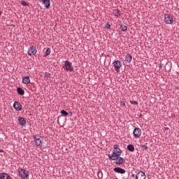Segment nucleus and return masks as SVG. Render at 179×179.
I'll use <instances>...</instances> for the list:
<instances>
[{"instance_id": "f257e3e1", "label": "nucleus", "mask_w": 179, "mask_h": 179, "mask_svg": "<svg viewBox=\"0 0 179 179\" xmlns=\"http://www.w3.org/2000/svg\"><path fill=\"white\" fill-rule=\"evenodd\" d=\"M34 141L37 148H43V136L40 135L34 136Z\"/></svg>"}, {"instance_id": "f03ea898", "label": "nucleus", "mask_w": 179, "mask_h": 179, "mask_svg": "<svg viewBox=\"0 0 179 179\" xmlns=\"http://www.w3.org/2000/svg\"><path fill=\"white\" fill-rule=\"evenodd\" d=\"M118 148H119L118 145H114L112 155H108V157L110 160H115L117 159V157L121 156L120 154H118V152L115 151V150L118 149Z\"/></svg>"}, {"instance_id": "7ed1b4c3", "label": "nucleus", "mask_w": 179, "mask_h": 179, "mask_svg": "<svg viewBox=\"0 0 179 179\" xmlns=\"http://www.w3.org/2000/svg\"><path fill=\"white\" fill-rule=\"evenodd\" d=\"M19 176L22 179H29V171L26 169L19 168L18 169Z\"/></svg>"}, {"instance_id": "20e7f679", "label": "nucleus", "mask_w": 179, "mask_h": 179, "mask_svg": "<svg viewBox=\"0 0 179 179\" xmlns=\"http://www.w3.org/2000/svg\"><path fill=\"white\" fill-rule=\"evenodd\" d=\"M63 68H64L66 71H68L69 72H73V66H72V63L68 60L64 62Z\"/></svg>"}, {"instance_id": "39448f33", "label": "nucleus", "mask_w": 179, "mask_h": 179, "mask_svg": "<svg viewBox=\"0 0 179 179\" xmlns=\"http://www.w3.org/2000/svg\"><path fill=\"white\" fill-rule=\"evenodd\" d=\"M164 22L166 24H173L174 20H173V17L170 14L164 15Z\"/></svg>"}, {"instance_id": "423d86ee", "label": "nucleus", "mask_w": 179, "mask_h": 179, "mask_svg": "<svg viewBox=\"0 0 179 179\" xmlns=\"http://www.w3.org/2000/svg\"><path fill=\"white\" fill-rule=\"evenodd\" d=\"M141 135H142V130L140 128L136 127L133 131V136L136 139L138 138H141Z\"/></svg>"}, {"instance_id": "0eeeda50", "label": "nucleus", "mask_w": 179, "mask_h": 179, "mask_svg": "<svg viewBox=\"0 0 179 179\" xmlns=\"http://www.w3.org/2000/svg\"><path fill=\"white\" fill-rule=\"evenodd\" d=\"M36 52H37V48H36V46L32 45L29 48L27 54L28 55H29V57H31V55H36Z\"/></svg>"}, {"instance_id": "6e6552de", "label": "nucleus", "mask_w": 179, "mask_h": 179, "mask_svg": "<svg viewBox=\"0 0 179 179\" xmlns=\"http://www.w3.org/2000/svg\"><path fill=\"white\" fill-rule=\"evenodd\" d=\"M135 179H146V174L145 172L140 171L136 174Z\"/></svg>"}, {"instance_id": "1a4fd4ad", "label": "nucleus", "mask_w": 179, "mask_h": 179, "mask_svg": "<svg viewBox=\"0 0 179 179\" xmlns=\"http://www.w3.org/2000/svg\"><path fill=\"white\" fill-rule=\"evenodd\" d=\"M113 66H114V68H115V71H117V72H120V68H121V66H122L121 61L115 60L113 62Z\"/></svg>"}, {"instance_id": "9d476101", "label": "nucleus", "mask_w": 179, "mask_h": 179, "mask_svg": "<svg viewBox=\"0 0 179 179\" xmlns=\"http://www.w3.org/2000/svg\"><path fill=\"white\" fill-rule=\"evenodd\" d=\"M13 108L15 109V111H22V103L15 101L13 103Z\"/></svg>"}, {"instance_id": "9b49d317", "label": "nucleus", "mask_w": 179, "mask_h": 179, "mask_svg": "<svg viewBox=\"0 0 179 179\" xmlns=\"http://www.w3.org/2000/svg\"><path fill=\"white\" fill-rule=\"evenodd\" d=\"M38 2H42L43 5H45V8L46 9H50L51 6V1L50 0H38Z\"/></svg>"}, {"instance_id": "f8f14e48", "label": "nucleus", "mask_w": 179, "mask_h": 179, "mask_svg": "<svg viewBox=\"0 0 179 179\" xmlns=\"http://www.w3.org/2000/svg\"><path fill=\"white\" fill-rule=\"evenodd\" d=\"M113 171H115V173H117L118 174H125V173H127V171L121 167H115L113 169Z\"/></svg>"}, {"instance_id": "ddd939ff", "label": "nucleus", "mask_w": 179, "mask_h": 179, "mask_svg": "<svg viewBox=\"0 0 179 179\" xmlns=\"http://www.w3.org/2000/svg\"><path fill=\"white\" fill-rule=\"evenodd\" d=\"M125 162V160L124 159V158L121 156H119L117 157H116V159H115V163L116 164H119V165H121L124 162Z\"/></svg>"}, {"instance_id": "4468645a", "label": "nucleus", "mask_w": 179, "mask_h": 179, "mask_svg": "<svg viewBox=\"0 0 179 179\" xmlns=\"http://www.w3.org/2000/svg\"><path fill=\"white\" fill-rule=\"evenodd\" d=\"M0 179H12V178L6 173H0Z\"/></svg>"}, {"instance_id": "2eb2a0df", "label": "nucleus", "mask_w": 179, "mask_h": 179, "mask_svg": "<svg viewBox=\"0 0 179 179\" xmlns=\"http://www.w3.org/2000/svg\"><path fill=\"white\" fill-rule=\"evenodd\" d=\"M22 83H24V85H29V83H30V77H29V76L23 77Z\"/></svg>"}, {"instance_id": "dca6fc26", "label": "nucleus", "mask_w": 179, "mask_h": 179, "mask_svg": "<svg viewBox=\"0 0 179 179\" xmlns=\"http://www.w3.org/2000/svg\"><path fill=\"white\" fill-rule=\"evenodd\" d=\"M18 122L22 127L26 125V120L24 117H20L18 118Z\"/></svg>"}, {"instance_id": "f3484780", "label": "nucleus", "mask_w": 179, "mask_h": 179, "mask_svg": "<svg viewBox=\"0 0 179 179\" xmlns=\"http://www.w3.org/2000/svg\"><path fill=\"white\" fill-rule=\"evenodd\" d=\"M17 93L20 95V96H23L24 94V90L22 89L20 87H18L17 88Z\"/></svg>"}, {"instance_id": "a211bd4d", "label": "nucleus", "mask_w": 179, "mask_h": 179, "mask_svg": "<svg viewBox=\"0 0 179 179\" xmlns=\"http://www.w3.org/2000/svg\"><path fill=\"white\" fill-rule=\"evenodd\" d=\"M113 15L116 17H118L121 16V11L120 10V9H115L113 10Z\"/></svg>"}, {"instance_id": "6ab92c4d", "label": "nucleus", "mask_w": 179, "mask_h": 179, "mask_svg": "<svg viewBox=\"0 0 179 179\" xmlns=\"http://www.w3.org/2000/svg\"><path fill=\"white\" fill-rule=\"evenodd\" d=\"M131 61H132V55H131L129 53H128L126 55L125 62H128L129 64V62H131Z\"/></svg>"}, {"instance_id": "aec40b11", "label": "nucleus", "mask_w": 179, "mask_h": 179, "mask_svg": "<svg viewBox=\"0 0 179 179\" xmlns=\"http://www.w3.org/2000/svg\"><path fill=\"white\" fill-rule=\"evenodd\" d=\"M127 150H129V152H134L135 150V146L132 144H129L127 145Z\"/></svg>"}, {"instance_id": "412c9836", "label": "nucleus", "mask_w": 179, "mask_h": 179, "mask_svg": "<svg viewBox=\"0 0 179 179\" xmlns=\"http://www.w3.org/2000/svg\"><path fill=\"white\" fill-rule=\"evenodd\" d=\"M60 113L62 114V115H63V117H68V115H69V113H68V112H66V110H62L60 111Z\"/></svg>"}, {"instance_id": "4be33fe9", "label": "nucleus", "mask_w": 179, "mask_h": 179, "mask_svg": "<svg viewBox=\"0 0 179 179\" xmlns=\"http://www.w3.org/2000/svg\"><path fill=\"white\" fill-rule=\"evenodd\" d=\"M120 29L122 31H127V30H128V27L126 25L120 24Z\"/></svg>"}, {"instance_id": "5701e85b", "label": "nucleus", "mask_w": 179, "mask_h": 179, "mask_svg": "<svg viewBox=\"0 0 179 179\" xmlns=\"http://www.w3.org/2000/svg\"><path fill=\"white\" fill-rule=\"evenodd\" d=\"M51 54V48H48L45 52V57H48Z\"/></svg>"}, {"instance_id": "b1692460", "label": "nucleus", "mask_w": 179, "mask_h": 179, "mask_svg": "<svg viewBox=\"0 0 179 179\" xmlns=\"http://www.w3.org/2000/svg\"><path fill=\"white\" fill-rule=\"evenodd\" d=\"M97 177L99 179L103 178V172H101V170H99L97 173Z\"/></svg>"}, {"instance_id": "393cba45", "label": "nucleus", "mask_w": 179, "mask_h": 179, "mask_svg": "<svg viewBox=\"0 0 179 179\" xmlns=\"http://www.w3.org/2000/svg\"><path fill=\"white\" fill-rule=\"evenodd\" d=\"M21 5H22V6H29V3L26 2L24 0H22Z\"/></svg>"}, {"instance_id": "a878e982", "label": "nucleus", "mask_w": 179, "mask_h": 179, "mask_svg": "<svg viewBox=\"0 0 179 179\" xmlns=\"http://www.w3.org/2000/svg\"><path fill=\"white\" fill-rule=\"evenodd\" d=\"M141 148L142 149H143V150H148V143H145V145H142L141 146Z\"/></svg>"}, {"instance_id": "bb28decb", "label": "nucleus", "mask_w": 179, "mask_h": 179, "mask_svg": "<svg viewBox=\"0 0 179 179\" xmlns=\"http://www.w3.org/2000/svg\"><path fill=\"white\" fill-rule=\"evenodd\" d=\"M115 151L117 152V154L120 155V156H121V153H122L121 148L117 147V149H116Z\"/></svg>"}, {"instance_id": "cd10ccee", "label": "nucleus", "mask_w": 179, "mask_h": 179, "mask_svg": "<svg viewBox=\"0 0 179 179\" xmlns=\"http://www.w3.org/2000/svg\"><path fill=\"white\" fill-rule=\"evenodd\" d=\"M51 77V73L48 72L45 73V78H50Z\"/></svg>"}, {"instance_id": "c85d7f7f", "label": "nucleus", "mask_w": 179, "mask_h": 179, "mask_svg": "<svg viewBox=\"0 0 179 179\" xmlns=\"http://www.w3.org/2000/svg\"><path fill=\"white\" fill-rule=\"evenodd\" d=\"M130 103H131V104H134L135 106H138V101H132V100H131V101H130Z\"/></svg>"}, {"instance_id": "c756f323", "label": "nucleus", "mask_w": 179, "mask_h": 179, "mask_svg": "<svg viewBox=\"0 0 179 179\" xmlns=\"http://www.w3.org/2000/svg\"><path fill=\"white\" fill-rule=\"evenodd\" d=\"M120 106L121 107H125V101H120Z\"/></svg>"}, {"instance_id": "7c9ffc66", "label": "nucleus", "mask_w": 179, "mask_h": 179, "mask_svg": "<svg viewBox=\"0 0 179 179\" xmlns=\"http://www.w3.org/2000/svg\"><path fill=\"white\" fill-rule=\"evenodd\" d=\"M105 27H106V29H110L111 25H110V23H107V24H106Z\"/></svg>"}, {"instance_id": "2f4dec72", "label": "nucleus", "mask_w": 179, "mask_h": 179, "mask_svg": "<svg viewBox=\"0 0 179 179\" xmlns=\"http://www.w3.org/2000/svg\"><path fill=\"white\" fill-rule=\"evenodd\" d=\"M131 177L133 178H135L136 176H135V174H131Z\"/></svg>"}, {"instance_id": "473e14b6", "label": "nucleus", "mask_w": 179, "mask_h": 179, "mask_svg": "<svg viewBox=\"0 0 179 179\" xmlns=\"http://www.w3.org/2000/svg\"><path fill=\"white\" fill-rule=\"evenodd\" d=\"M159 68H163V64L160 63Z\"/></svg>"}, {"instance_id": "72a5a7b5", "label": "nucleus", "mask_w": 179, "mask_h": 179, "mask_svg": "<svg viewBox=\"0 0 179 179\" xmlns=\"http://www.w3.org/2000/svg\"><path fill=\"white\" fill-rule=\"evenodd\" d=\"M142 117H143V115L140 114V115H139V118H142Z\"/></svg>"}, {"instance_id": "f704fd0d", "label": "nucleus", "mask_w": 179, "mask_h": 179, "mask_svg": "<svg viewBox=\"0 0 179 179\" xmlns=\"http://www.w3.org/2000/svg\"><path fill=\"white\" fill-rule=\"evenodd\" d=\"M70 117H72V112H69Z\"/></svg>"}, {"instance_id": "c9c22d12", "label": "nucleus", "mask_w": 179, "mask_h": 179, "mask_svg": "<svg viewBox=\"0 0 179 179\" xmlns=\"http://www.w3.org/2000/svg\"><path fill=\"white\" fill-rule=\"evenodd\" d=\"M59 120H57V123H59Z\"/></svg>"}, {"instance_id": "e433bc0d", "label": "nucleus", "mask_w": 179, "mask_h": 179, "mask_svg": "<svg viewBox=\"0 0 179 179\" xmlns=\"http://www.w3.org/2000/svg\"><path fill=\"white\" fill-rule=\"evenodd\" d=\"M176 89H178H178H179V88H178V87H176Z\"/></svg>"}, {"instance_id": "4c0bfd02", "label": "nucleus", "mask_w": 179, "mask_h": 179, "mask_svg": "<svg viewBox=\"0 0 179 179\" xmlns=\"http://www.w3.org/2000/svg\"><path fill=\"white\" fill-rule=\"evenodd\" d=\"M2 150H0V153H1Z\"/></svg>"}]
</instances>
